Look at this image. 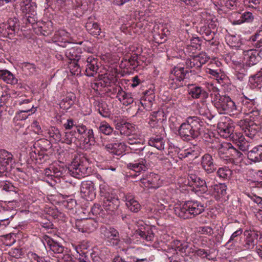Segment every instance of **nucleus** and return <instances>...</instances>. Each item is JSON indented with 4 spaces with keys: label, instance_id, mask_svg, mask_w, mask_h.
<instances>
[{
    "label": "nucleus",
    "instance_id": "obj_1",
    "mask_svg": "<svg viewBox=\"0 0 262 262\" xmlns=\"http://www.w3.org/2000/svg\"><path fill=\"white\" fill-rule=\"evenodd\" d=\"M211 102L220 114L237 116L242 113L243 108L227 95H220L217 88L213 89L211 94Z\"/></svg>",
    "mask_w": 262,
    "mask_h": 262
},
{
    "label": "nucleus",
    "instance_id": "obj_2",
    "mask_svg": "<svg viewBox=\"0 0 262 262\" xmlns=\"http://www.w3.org/2000/svg\"><path fill=\"white\" fill-rule=\"evenodd\" d=\"M244 114L247 117L237 121V125L247 137L253 139L260 129V126L257 123L260 112L258 110H252L250 112L244 111Z\"/></svg>",
    "mask_w": 262,
    "mask_h": 262
},
{
    "label": "nucleus",
    "instance_id": "obj_3",
    "mask_svg": "<svg viewBox=\"0 0 262 262\" xmlns=\"http://www.w3.org/2000/svg\"><path fill=\"white\" fill-rule=\"evenodd\" d=\"M201 119L196 116L189 117L179 129V134L181 139L189 141L197 138L200 135L202 127Z\"/></svg>",
    "mask_w": 262,
    "mask_h": 262
},
{
    "label": "nucleus",
    "instance_id": "obj_4",
    "mask_svg": "<svg viewBox=\"0 0 262 262\" xmlns=\"http://www.w3.org/2000/svg\"><path fill=\"white\" fill-rule=\"evenodd\" d=\"M205 207L200 202L197 201H187L183 205L174 208V213L183 219L193 217L201 213Z\"/></svg>",
    "mask_w": 262,
    "mask_h": 262
},
{
    "label": "nucleus",
    "instance_id": "obj_5",
    "mask_svg": "<svg viewBox=\"0 0 262 262\" xmlns=\"http://www.w3.org/2000/svg\"><path fill=\"white\" fill-rule=\"evenodd\" d=\"M188 71L183 67H175L171 71L168 80L169 88L177 89L186 84L185 79Z\"/></svg>",
    "mask_w": 262,
    "mask_h": 262
},
{
    "label": "nucleus",
    "instance_id": "obj_6",
    "mask_svg": "<svg viewBox=\"0 0 262 262\" xmlns=\"http://www.w3.org/2000/svg\"><path fill=\"white\" fill-rule=\"evenodd\" d=\"M244 234L246 237L243 243L235 248L237 251L251 250L258 244L257 241L258 235L254 231L246 230Z\"/></svg>",
    "mask_w": 262,
    "mask_h": 262
},
{
    "label": "nucleus",
    "instance_id": "obj_7",
    "mask_svg": "<svg viewBox=\"0 0 262 262\" xmlns=\"http://www.w3.org/2000/svg\"><path fill=\"white\" fill-rule=\"evenodd\" d=\"M25 103L29 104L28 107L22 109L16 113L13 118V123H17L18 121H24L29 116L36 112V108L34 107V105L30 103L29 99L17 100L15 101V105L16 106L23 105Z\"/></svg>",
    "mask_w": 262,
    "mask_h": 262
},
{
    "label": "nucleus",
    "instance_id": "obj_8",
    "mask_svg": "<svg viewBox=\"0 0 262 262\" xmlns=\"http://www.w3.org/2000/svg\"><path fill=\"white\" fill-rule=\"evenodd\" d=\"M101 236L108 242L112 243L113 245H118L120 239H119L118 231L113 227H107L102 226L100 228Z\"/></svg>",
    "mask_w": 262,
    "mask_h": 262
},
{
    "label": "nucleus",
    "instance_id": "obj_9",
    "mask_svg": "<svg viewBox=\"0 0 262 262\" xmlns=\"http://www.w3.org/2000/svg\"><path fill=\"white\" fill-rule=\"evenodd\" d=\"M17 19L10 18L7 23L0 24V34L4 37L11 38L18 30Z\"/></svg>",
    "mask_w": 262,
    "mask_h": 262
},
{
    "label": "nucleus",
    "instance_id": "obj_10",
    "mask_svg": "<svg viewBox=\"0 0 262 262\" xmlns=\"http://www.w3.org/2000/svg\"><path fill=\"white\" fill-rule=\"evenodd\" d=\"M81 196L86 201H92L96 197V188L93 182L83 181L80 186Z\"/></svg>",
    "mask_w": 262,
    "mask_h": 262
},
{
    "label": "nucleus",
    "instance_id": "obj_11",
    "mask_svg": "<svg viewBox=\"0 0 262 262\" xmlns=\"http://www.w3.org/2000/svg\"><path fill=\"white\" fill-rule=\"evenodd\" d=\"M143 222H138L137 226L139 227L135 231L136 236H139L140 238L143 240V242H152L154 239L155 234L150 227L144 226Z\"/></svg>",
    "mask_w": 262,
    "mask_h": 262
},
{
    "label": "nucleus",
    "instance_id": "obj_12",
    "mask_svg": "<svg viewBox=\"0 0 262 262\" xmlns=\"http://www.w3.org/2000/svg\"><path fill=\"white\" fill-rule=\"evenodd\" d=\"M243 64H239L237 68L245 67L248 69V67L256 64L259 59L258 52L255 50H249L243 52Z\"/></svg>",
    "mask_w": 262,
    "mask_h": 262
},
{
    "label": "nucleus",
    "instance_id": "obj_13",
    "mask_svg": "<svg viewBox=\"0 0 262 262\" xmlns=\"http://www.w3.org/2000/svg\"><path fill=\"white\" fill-rule=\"evenodd\" d=\"M70 174L75 178L80 179L88 174V168L77 161L73 162L69 168Z\"/></svg>",
    "mask_w": 262,
    "mask_h": 262
},
{
    "label": "nucleus",
    "instance_id": "obj_14",
    "mask_svg": "<svg viewBox=\"0 0 262 262\" xmlns=\"http://www.w3.org/2000/svg\"><path fill=\"white\" fill-rule=\"evenodd\" d=\"M113 93L116 94V98L124 105L127 106L134 102L132 94L123 91L120 86L113 88Z\"/></svg>",
    "mask_w": 262,
    "mask_h": 262
},
{
    "label": "nucleus",
    "instance_id": "obj_15",
    "mask_svg": "<svg viewBox=\"0 0 262 262\" xmlns=\"http://www.w3.org/2000/svg\"><path fill=\"white\" fill-rule=\"evenodd\" d=\"M85 75L88 76H94L98 73L99 67L98 59L97 57L90 56L85 60Z\"/></svg>",
    "mask_w": 262,
    "mask_h": 262
},
{
    "label": "nucleus",
    "instance_id": "obj_16",
    "mask_svg": "<svg viewBox=\"0 0 262 262\" xmlns=\"http://www.w3.org/2000/svg\"><path fill=\"white\" fill-rule=\"evenodd\" d=\"M160 176L155 173H150L140 180V185L142 187L158 188L160 185Z\"/></svg>",
    "mask_w": 262,
    "mask_h": 262
},
{
    "label": "nucleus",
    "instance_id": "obj_17",
    "mask_svg": "<svg viewBox=\"0 0 262 262\" xmlns=\"http://www.w3.org/2000/svg\"><path fill=\"white\" fill-rule=\"evenodd\" d=\"M188 93L193 99H200L201 100H202L208 98V93L201 86L196 85H189Z\"/></svg>",
    "mask_w": 262,
    "mask_h": 262
},
{
    "label": "nucleus",
    "instance_id": "obj_18",
    "mask_svg": "<svg viewBox=\"0 0 262 262\" xmlns=\"http://www.w3.org/2000/svg\"><path fill=\"white\" fill-rule=\"evenodd\" d=\"M119 200L113 195L103 200V206L109 214H114L119 206Z\"/></svg>",
    "mask_w": 262,
    "mask_h": 262
},
{
    "label": "nucleus",
    "instance_id": "obj_19",
    "mask_svg": "<svg viewBox=\"0 0 262 262\" xmlns=\"http://www.w3.org/2000/svg\"><path fill=\"white\" fill-rule=\"evenodd\" d=\"M233 146L230 143L224 142L220 145L218 149V155L220 159L227 163H229Z\"/></svg>",
    "mask_w": 262,
    "mask_h": 262
},
{
    "label": "nucleus",
    "instance_id": "obj_20",
    "mask_svg": "<svg viewBox=\"0 0 262 262\" xmlns=\"http://www.w3.org/2000/svg\"><path fill=\"white\" fill-rule=\"evenodd\" d=\"M127 167L137 173H140L146 171L149 167V164L145 159L141 158L136 161L135 163H128Z\"/></svg>",
    "mask_w": 262,
    "mask_h": 262
},
{
    "label": "nucleus",
    "instance_id": "obj_21",
    "mask_svg": "<svg viewBox=\"0 0 262 262\" xmlns=\"http://www.w3.org/2000/svg\"><path fill=\"white\" fill-rule=\"evenodd\" d=\"M201 164L203 169L207 173H212L216 169L212 156L208 154H205L202 157Z\"/></svg>",
    "mask_w": 262,
    "mask_h": 262
},
{
    "label": "nucleus",
    "instance_id": "obj_22",
    "mask_svg": "<svg viewBox=\"0 0 262 262\" xmlns=\"http://www.w3.org/2000/svg\"><path fill=\"white\" fill-rule=\"evenodd\" d=\"M102 145L109 152L118 156L121 155L125 151L126 146L124 143L121 142L106 144L102 143Z\"/></svg>",
    "mask_w": 262,
    "mask_h": 262
},
{
    "label": "nucleus",
    "instance_id": "obj_23",
    "mask_svg": "<svg viewBox=\"0 0 262 262\" xmlns=\"http://www.w3.org/2000/svg\"><path fill=\"white\" fill-rule=\"evenodd\" d=\"M65 55L69 60H73V61H84V55L81 53V49L73 47L66 50Z\"/></svg>",
    "mask_w": 262,
    "mask_h": 262
},
{
    "label": "nucleus",
    "instance_id": "obj_24",
    "mask_svg": "<svg viewBox=\"0 0 262 262\" xmlns=\"http://www.w3.org/2000/svg\"><path fill=\"white\" fill-rule=\"evenodd\" d=\"M217 131L221 136L225 138L229 137L234 131L232 126L230 123L224 122H220L217 124Z\"/></svg>",
    "mask_w": 262,
    "mask_h": 262
},
{
    "label": "nucleus",
    "instance_id": "obj_25",
    "mask_svg": "<svg viewBox=\"0 0 262 262\" xmlns=\"http://www.w3.org/2000/svg\"><path fill=\"white\" fill-rule=\"evenodd\" d=\"M85 27L86 30L93 36H98L100 34L101 29L98 24L94 21L92 17H89Z\"/></svg>",
    "mask_w": 262,
    "mask_h": 262
},
{
    "label": "nucleus",
    "instance_id": "obj_26",
    "mask_svg": "<svg viewBox=\"0 0 262 262\" xmlns=\"http://www.w3.org/2000/svg\"><path fill=\"white\" fill-rule=\"evenodd\" d=\"M247 157L250 161L255 163L262 161V146L255 147L249 151Z\"/></svg>",
    "mask_w": 262,
    "mask_h": 262
},
{
    "label": "nucleus",
    "instance_id": "obj_27",
    "mask_svg": "<svg viewBox=\"0 0 262 262\" xmlns=\"http://www.w3.org/2000/svg\"><path fill=\"white\" fill-rule=\"evenodd\" d=\"M62 139H63L62 142L67 144H74L77 147L80 145V142L78 140V138L76 136L75 132L71 131L65 133Z\"/></svg>",
    "mask_w": 262,
    "mask_h": 262
},
{
    "label": "nucleus",
    "instance_id": "obj_28",
    "mask_svg": "<svg viewBox=\"0 0 262 262\" xmlns=\"http://www.w3.org/2000/svg\"><path fill=\"white\" fill-rule=\"evenodd\" d=\"M149 145L154 147L158 150H161L164 149L165 140L163 138L159 136H155L151 137L148 140Z\"/></svg>",
    "mask_w": 262,
    "mask_h": 262
},
{
    "label": "nucleus",
    "instance_id": "obj_29",
    "mask_svg": "<svg viewBox=\"0 0 262 262\" xmlns=\"http://www.w3.org/2000/svg\"><path fill=\"white\" fill-rule=\"evenodd\" d=\"M13 156L5 149L0 150V163L7 167L12 164Z\"/></svg>",
    "mask_w": 262,
    "mask_h": 262
},
{
    "label": "nucleus",
    "instance_id": "obj_30",
    "mask_svg": "<svg viewBox=\"0 0 262 262\" xmlns=\"http://www.w3.org/2000/svg\"><path fill=\"white\" fill-rule=\"evenodd\" d=\"M197 109L200 115L210 119L211 115L210 110L208 109L206 99L200 100V103L198 104Z\"/></svg>",
    "mask_w": 262,
    "mask_h": 262
},
{
    "label": "nucleus",
    "instance_id": "obj_31",
    "mask_svg": "<svg viewBox=\"0 0 262 262\" xmlns=\"http://www.w3.org/2000/svg\"><path fill=\"white\" fill-rule=\"evenodd\" d=\"M0 74L1 79L7 83L15 84L18 82V80L15 76L8 70H1Z\"/></svg>",
    "mask_w": 262,
    "mask_h": 262
},
{
    "label": "nucleus",
    "instance_id": "obj_32",
    "mask_svg": "<svg viewBox=\"0 0 262 262\" xmlns=\"http://www.w3.org/2000/svg\"><path fill=\"white\" fill-rule=\"evenodd\" d=\"M116 128L119 130V134L128 137L135 132V127L129 123H125L117 125Z\"/></svg>",
    "mask_w": 262,
    "mask_h": 262
},
{
    "label": "nucleus",
    "instance_id": "obj_33",
    "mask_svg": "<svg viewBox=\"0 0 262 262\" xmlns=\"http://www.w3.org/2000/svg\"><path fill=\"white\" fill-rule=\"evenodd\" d=\"M239 19L234 20L232 23L233 25H241L242 24L246 23H250L253 21L254 16L252 13L250 12H245L241 14Z\"/></svg>",
    "mask_w": 262,
    "mask_h": 262
},
{
    "label": "nucleus",
    "instance_id": "obj_34",
    "mask_svg": "<svg viewBox=\"0 0 262 262\" xmlns=\"http://www.w3.org/2000/svg\"><path fill=\"white\" fill-rule=\"evenodd\" d=\"M227 186L224 184H219L216 185L213 187V194L216 200H219L221 198L226 195L227 192Z\"/></svg>",
    "mask_w": 262,
    "mask_h": 262
},
{
    "label": "nucleus",
    "instance_id": "obj_35",
    "mask_svg": "<svg viewBox=\"0 0 262 262\" xmlns=\"http://www.w3.org/2000/svg\"><path fill=\"white\" fill-rule=\"evenodd\" d=\"M199 32L204 39L209 42H210L215 36L214 31L211 30L205 25L200 28Z\"/></svg>",
    "mask_w": 262,
    "mask_h": 262
},
{
    "label": "nucleus",
    "instance_id": "obj_36",
    "mask_svg": "<svg viewBox=\"0 0 262 262\" xmlns=\"http://www.w3.org/2000/svg\"><path fill=\"white\" fill-rule=\"evenodd\" d=\"M126 206L129 210L133 212H138L141 208L139 203L131 196H129L126 199Z\"/></svg>",
    "mask_w": 262,
    "mask_h": 262
},
{
    "label": "nucleus",
    "instance_id": "obj_37",
    "mask_svg": "<svg viewBox=\"0 0 262 262\" xmlns=\"http://www.w3.org/2000/svg\"><path fill=\"white\" fill-rule=\"evenodd\" d=\"M230 159L229 163L237 164L244 160V156L241 151L233 146Z\"/></svg>",
    "mask_w": 262,
    "mask_h": 262
},
{
    "label": "nucleus",
    "instance_id": "obj_38",
    "mask_svg": "<svg viewBox=\"0 0 262 262\" xmlns=\"http://www.w3.org/2000/svg\"><path fill=\"white\" fill-rule=\"evenodd\" d=\"M232 171L227 166L220 167L217 171V175L224 179L229 180L232 175Z\"/></svg>",
    "mask_w": 262,
    "mask_h": 262
},
{
    "label": "nucleus",
    "instance_id": "obj_39",
    "mask_svg": "<svg viewBox=\"0 0 262 262\" xmlns=\"http://www.w3.org/2000/svg\"><path fill=\"white\" fill-rule=\"evenodd\" d=\"M99 189L100 195L102 200L114 195V194L110 192L108 186L105 183H102V184H100Z\"/></svg>",
    "mask_w": 262,
    "mask_h": 262
},
{
    "label": "nucleus",
    "instance_id": "obj_40",
    "mask_svg": "<svg viewBox=\"0 0 262 262\" xmlns=\"http://www.w3.org/2000/svg\"><path fill=\"white\" fill-rule=\"evenodd\" d=\"M243 232V230L242 228H239L235 231L231 235L229 240L227 243V245L230 243H232V245H233L235 248L237 247V240L240 238Z\"/></svg>",
    "mask_w": 262,
    "mask_h": 262
},
{
    "label": "nucleus",
    "instance_id": "obj_41",
    "mask_svg": "<svg viewBox=\"0 0 262 262\" xmlns=\"http://www.w3.org/2000/svg\"><path fill=\"white\" fill-rule=\"evenodd\" d=\"M85 137L83 140V143L86 144L94 145L95 143V138L94 137V131L92 128H89L88 131L84 134Z\"/></svg>",
    "mask_w": 262,
    "mask_h": 262
},
{
    "label": "nucleus",
    "instance_id": "obj_42",
    "mask_svg": "<svg viewBox=\"0 0 262 262\" xmlns=\"http://www.w3.org/2000/svg\"><path fill=\"white\" fill-rule=\"evenodd\" d=\"M99 132L105 135H110L113 132V128L106 121L101 122L99 127Z\"/></svg>",
    "mask_w": 262,
    "mask_h": 262
},
{
    "label": "nucleus",
    "instance_id": "obj_43",
    "mask_svg": "<svg viewBox=\"0 0 262 262\" xmlns=\"http://www.w3.org/2000/svg\"><path fill=\"white\" fill-rule=\"evenodd\" d=\"M138 141V142H137V143L129 145L128 147L130 149L138 154L143 152L144 150H147V148L144 146V141H140V140Z\"/></svg>",
    "mask_w": 262,
    "mask_h": 262
},
{
    "label": "nucleus",
    "instance_id": "obj_44",
    "mask_svg": "<svg viewBox=\"0 0 262 262\" xmlns=\"http://www.w3.org/2000/svg\"><path fill=\"white\" fill-rule=\"evenodd\" d=\"M69 37V34L64 30H59L56 32L54 38L55 41H67Z\"/></svg>",
    "mask_w": 262,
    "mask_h": 262
},
{
    "label": "nucleus",
    "instance_id": "obj_45",
    "mask_svg": "<svg viewBox=\"0 0 262 262\" xmlns=\"http://www.w3.org/2000/svg\"><path fill=\"white\" fill-rule=\"evenodd\" d=\"M98 111L99 113L104 118L109 117L111 115V112L106 103H99L98 105Z\"/></svg>",
    "mask_w": 262,
    "mask_h": 262
},
{
    "label": "nucleus",
    "instance_id": "obj_46",
    "mask_svg": "<svg viewBox=\"0 0 262 262\" xmlns=\"http://www.w3.org/2000/svg\"><path fill=\"white\" fill-rule=\"evenodd\" d=\"M249 81L254 87H258L262 83V72H258L257 74L251 76L250 77Z\"/></svg>",
    "mask_w": 262,
    "mask_h": 262
},
{
    "label": "nucleus",
    "instance_id": "obj_47",
    "mask_svg": "<svg viewBox=\"0 0 262 262\" xmlns=\"http://www.w3.org/2000/svg\"><path fill=\"white\" fill-rule=\"evenodd\" d=\"M236 143L240 150L243 151L248 150L250 147L249 142L243 136H241L238 138Z\"/></svg>",
    "mask_w": 262,
    "mask_h": 262
},
{
    "label": "nucleus",
    "instance_id": "obj_48",
    "mask_svg": "<svg viewBox=\"0 0 262 262\" xmlns=\"http://www.w3.org/2000/svg\"><path fill=\"white\" fill-rule=\"evenodd\" d=\"M186 64L191 68H195V69H199L202 66V64L200 62V60L196 56L192 57L189 60H187Z\"/></svg>",
    "mask_w": 262,
    "mask_h": 262
},
{
    "label": "nucleus",
    "instance_id": "obj_49",
    "mask_svg": "<svg viewBox=\"0 0 262 262\" xmlns=\"http://www.w3.org/2000/svg\"><path fill=\"white\" fill-rule=\"evenodd\" d=\"M48 134L50 137L53 138L56 141H59L62 139L59 130L55 127H51L49 130Z\"/></svg>",
    "mask_w": 262,
    "mask_h": 262
},
{
    "label": "nucleus",
    "instance_id": "obj_50",
    "mask_svg": "<svg viewBox=\"0 0 262 262\" xmlns=\"http://www.w3.org/2000/svg\"><path fill=\"white\" fill-rule=\"evenodd\" d=\"M127 143L128 145L137 143L138 142V141H144V139L142 137V136L140 134L133 133L131 135L127 137Z\"/></svg>",
    "mask_w": 262,
    "mask_h": 262
},
{
    "label": "nucleus",
    "instance_id": "obj_51",
    "mask_svg": "<svg viewBox=\"0 0 262 262\" xmlns=\"http://www.w3.org/2000/svg\"><path fill=\"white\" fill-rule=\"evenodd\" d=\"M50 250L55 253L61 254L64 250V247L58 243L52 241L49 243Z\"/></svg>",
    "mask_w": 262,
    "mask_h": 262
},
{
    "label": "nucleus",
    "instance_id": "obj_52",
    "mask_svg": "<svg viewBox=\"0 0 262 262\" xmlns=\"http://www.w3.org/2000/svg\"><path fill=\"white\" fill-rule=\"evenodd\" d=\"M205 21H207L206 23L208 24L207 27L211 30L214 31L218 26V22L216 21L217 19L211 16L209 18H203Z\"/></svg>",
    "mask_w": 262,
    "mask_h": 262
},
{
    "label": "nucleus",
    "instance_id": "obj_53",
    "mask_svg": "<svg viewBox=\"0 0 262 262\" xmlns=\"http://www.w3.org/2000/svg\"><path fill=\"white\" fill-rule=\"evenodd\" d=\"M193 181V187H203L205 185L206 182L204 180L198 177L195 174L191 173Z\"/></svg>",
    "mask_w": 262,
    "mask_h": 262
},
{
    "label": "nucleus",
    "instance_id": "obj_54",
    "mask_svg": "<svg viewBox=\"0 0 262 262\" xmlns=\"http://www.w3.org/2000/svg\"><path fill=\"white\" fill-rule=\"evenodd\" d=\"M20 10L22 13L26 16L29 14L31 13V11H34V7L32 6L29 4H25V2H23L20 5Z\"/></svg>",
    "mask_w": 262,
    "mask_h": 262
},
{
    "label": "nucleus",
    "instance_id": "obj_55",
    "mask_svg": "<svg viewBox=\"0 0 262 262\" xmlns=\"http://www.w3.org/2000/svg\"><path fill=\"white\" fill-rule=\"evenodd\" d=\"M69 69L72 75H79L81 73V69L76 61L70 63Z\"/></svg>",
    "mask_w": 262,
    "mask_h": 262
},
{
    "label": "nucleus",
    "instance_id": "obj_56",
    "mask_svg": "<svg viewBox=\"0 0 262 262\" xmlns=\"http://www.w3.org/2000/svg\"><path fill=\"white\" fill-rule=\"evenodd\" d=\"M197 232L199 234L211 235L213 234V230L210 226H201L197 228Z\"/></svg>",
    "mask_w": 262,
    "mask_h": 262
},
{
    "label": "nucleus",
    "instance_id": "obj_57",
    "mask_svg": "<svg viewBox=\"0 0 262 262\" xmlns=\"http://www.w3.org/2000/svg\"><path fill=\"white\" fill-rule=\"evenodd\" d=\"M194 254L201 258H206L209 260L212 259L210 253L205 249H199L194 252Z\"/></svg>",
    "mask_w": 262,
    "mask_h": 262
},
{
    "label": "nucleus",
    "instance_id": "obj_58",
    "mask_svg": "<svg viewBox=\"0 0 262 262\" xmlns=\"http://www.w3.org/2000/svg\"><path fill=\"white\" fill-rule=\"evenodd\" d=\"M23 70L26 75H30L35 72L36 68L34 64L27 63L23 66Z\"/></svg>",
    "mask_w": 262,
    "mask_h": 262
},
{
    "label": "nucleus",
    "instance_id": "obj_59",
    "mask_svg": "<svg viewBox=\"0 0 262 262\" xmlns=\"http://www.w3.org/2000/svg\"><path fill=\"white\" fill-rule=\"evenodd\" d=\"M26 17L27 20V23L33 25L37 23V19L36 17V12L35 10H32V11H31V13L27 15Z\"/></svg>",
    "mask_w": 262,
    "mask_h": 262
},
{
    "label": "nucleus",
    "instance_id": "obj_60",
    "mask_svg": "<svg viewBox=\"0 0 262 262\" xmlns=\"http://www.w3.org/2000/svg\"><path fill=\"white\" fill-rule=\"evenodd\" d=\"M221 5L229 9H233L234 7H236L238 0H223Z\"/></svg>",
    "mask_w": 262,
    "mask_h": 262
},
{
    "label": "nucleus",
    "instance_id": "obj_61",
    "mask_svg": "<svg viewBox=\"0 0 262 262\" xmlns=\"http://www.w3.org/2000/svg\"><path fill=\"white\" fill-rule=\"evenodd\" d=\"M28 256L32 262H44L45 259L42 257L39 256L33 252H29Z\"/></svg>",
    "mask_w": 262,
    "mask_h": 262
},
{
    "label": "nucleus",
    "instance_id": "obj_62",
    "mask_svg": "<svg viewBox=\"0 0 262 262\" xmlns=\"http://www.w3.org/2000/svg\"><path fill=\"white\" fill-rule=\"evenodd\" d=\"M91 211L93 215L96 216H102L103 214V210L101 209V206L98 204L94 205V206L91 208Z\"/></svg>",
    "mask_w": 262,
    "mask_h": 262
},
{
    "label": "nucleus",
    "instance_id": "obj_63",
    "mask_svg": "<svg viewBox=\"0 0 262 262\" xmlns=\"http://www.w3.org/2000/svg\"><path fill=\"white\" fill-rule=\"evenodd\" d=\"M91 258L92 261L91 262H103L99 251H93L91 254Z\"/></svg>",
    "mask_w": 262,
    "mask_h": 262
},
{
    "label": "nucleus",
    "instance_id": "obj_64",
    "mask_svg": "<svg viewBox=\"0 0 262 262\" xmlns=\"http://www.w3.org/2000/svg\"><path fill=\"white\" fill-rule=\"evenodd\" d=\"M105 86V84L101 81H97L91 84L92 88L96 91H101Z\"/></svg>",
    "mask_w": 262,
    "mask_h": 262
}]
</instances>
